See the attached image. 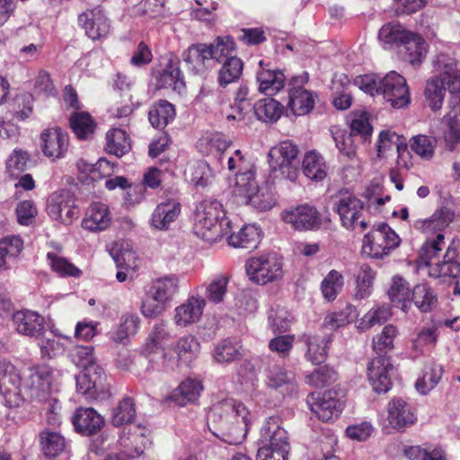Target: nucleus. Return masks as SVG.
Instances as JSON below:
<instances>
[{"instance_id":"obj_6","label":"nucleus","mask_w":460,"mask_h":460,"mask_svg":"<svg viewBox=\"0 0 460 460\" xmlns=\"http://www.w3.org/2000/svg\"><path fill=\"white\" fill-rule=\"evenodd\" d=\"M231 144L232 141L223 134L213 133L200 138L198 147L204 155L217 158L222 167L226 159L227 169L231 172L238 170L237 172H239L247 170L246 161L241 150L237 149L233 154L226 153Z\"/></svg>"},{"instance_id":"obj_20","label":"nucleus","mask_w":460,"mask_h":460,"mask_svg":"<svg viewBox=\"0 0 460 460\" xmlns=\"http://www.w3.org/2000/svg\"><path fill=\"white\" fill-rule=\"evenodd\" d=\"M69 137L58 127L44 129L40 134V147L43 155L55 161L65 156L68 149Z\"/></svg>"},{"instance_id":"obj_50","label":"nucleus","mask_w":460,"mask_h":460,"mask_svg":"<svg viewBox=\"0 0 460 460\" xmlns=\"http://www.w3.org/2000/svg\"><path fill=\"white\" fill-rule=\"evenodd\" d=\"M392 315L389 305L381 304L373 306L358 322L357 327L365 332L375 325L385 323Z\"/></svg>"},{"instance_id":"obj_43","label":"nucleus","mask_w":460,"mask_h":460,"mask_svg":"<svg viewBox=\"0 0 460 460\" xmlns=\"http://www.w3.org/2000/svg\"><path fill=\"white\" fill-rule=\"evenodd\" d=\"M438 339V331L434 323L420 328L411 341L412 349L419 354L436 347Z\"/></svg>"},{"instance_id":"obj_16","label":"nucleus","mask_w":460,"mask_h":460,"mask_svg":"<svg viewBox=\"0 0 460 460\" xmlns=\"http://www.w3.org/2000/svg\"><path fill=\"white\" fill-rule=\"evenodd\" d=\"M207 299L198 293H193L188 298L175 307L173 322L176 326L185 328L200 321Z\"/></svg>"},{"instance_id":"obj_10","label":"nucleus","mask_w":460,"mask_h":460,"mask_svg":"<svg viewBox=\"0 0 460 460\" xmlns=\"http://www.w3.org/2000/svg\"><path fill=\"white\" fill-rule=\"evenodd\" d=\"M297 155L298 148L293 141H281L269 151L270 167L281 178L295 181L297 175Z\"/></svg>"},{"instance_id":"obj_47","label":"nucleus","mask_w":460,"mask_h":460,"mask_svg":"<svg viewBox=\"0 0 460 460\" xmlns=\"http://www.w3.org/2000/svg\"><path fill=\"white\" fill-rule=\"evenodd\" d=\"M411 31L405 30L400 23L389 22L379 30L378 38L387 47L398 49Z\"/></svg>"},{"instance_id":"obj_39","label":"nucleus","mask_w":460,"mask_h":460,"mask_svg":"<svg viewBox=\"0 0 460 460\" xmlns=\"http://www.w3.org/2000/svg\"><path fill=\"white\" fill-rule=\"evenodd\" d=\"M307 350L306 358L313 364L323 363L327 357L328 344L331 342V336L328 334L307 335L305 340Z\"/></svg>"},{"instance_id":"obj_14","label":"nucleus","mask_w":460,"mask_h":460,"mask_svg":"<svg viewBox=\"0 0 460 460\" xmlns=\"http://www.w3.org/2000/svg\"><path fill=\"white\" fill-rule=\"evenodd\" d=\"M46 210L53 220L63 225H71L79 214L72 195L66 190H59L49 195Z\"/></svg>"},{"instance_id":"obj_58","label":"nucleus","mask_w":460,"mask_h":460,"mask_svg":"<svg viewBox=\"0 0 460 460\" xmlns=\"http://www.w3.org/2000/svg\"><path fill=\"white\" fill-rule=\"evenodd\" d=\"M442 372L443 370L440 365L432 364L426 367L422 376H420L415 383L416 390L421 394H427L437 386L441 379Z\"/></svg>"},{"instance_id":"obj_17","label":"nucleus","mask_w":460,"mask_h":460,"mask_svg":"<svg viewBox=\"0 0 460 460\" xmlns=\"http://www.w3.org/2000/svg\"><path fill=\"white\" fill-rule=\"evenodd\" d=\"M434 76L447 82L450 93L460 92V69L458 62L448 53L440 52L432 59Z\"/></svg>"},{"instance_id":"obj_48","label":"nucleus","mask_w":460,"mask_h":460,"mask_svg":"<svg viewBox=\"0 0 460 460\" xmlns=\"http://www.w3.org/2000/svg\"><path fill=\"white\" fill-rule=\"evenodd\" d=\"M175 117V109L172 103L167 101H159L155 103L148 114L149 121L154 128H164Z\"/></svg>"},{"instance_id":"obj_4","label":"nucleus","mask_w":460,"mask_h":460,"mask_svg":"<svg viewBox=\"0 0 460 460\" xmlns=\"http://www.w3.org/2000/svg\"><path fill=\"white\" fill-rule=\"evenodd\" d=\"M289 438L277 418H269L261 429L257 460H288Z\"/></svg>"},{"instance_id":"obj_35","label":"nucleus","mask_w":460,"mask_h":460,"mask_svg":"<svg viewBox=\"0 0 460 460\" xmlns=\"http://www.w3.org/2000/svg\"><path fill=\"white\" fill-rule=\"evenodd\" d=\"M158 88H168L181 92L184 82L177 62L170 60L162 70L154 74Z\"/></svg>"},{"instance_id":"obj_21","label":"nucleus","mask_w":460,"mask_h":460,"mask_svg":"<svg viewBox=\"0 0 460 460\" xmlns=\"http://www.w3.org/2000/svg\"><path fill=\"white\" fill-rule=\"evenodd\" d=\"M119 441L125 454L132 458L138 457L151 445L149 429L145 426L132 425L128 431H123Z\"/></svg>"},{"instance_id":"obj_5","label":"nucleus","mask_w":460,"mask_h":460,"mask_svg":"<svg viewBox=\"0 0 460 460\" xmlns=\"http://www.w3.org/2000/svg\"><path fill=\"white\" fill-rule=\"evenodd\" d=\"M454 218V213L447 208L437 209L431 217L414 221L413 227L426 236L420 253L429 256V252L438 253L445 244L444 231Z\"/></svg>"},{"instance_id":"obj_61","label":"nucleus","mask_w":460,"mask_h":460,"mask_svg":"<svg viewBox=\"0 0 460 460\" xmlns=\"http://www.w3.org/2000/svg\"><path fill=\"white\" fill-rule=\"evenodd\" d=\"M443 124V134L440 137L441 145L450 152L455 151L460 146V121L449 118Z\"/></svg>"},{"instance_id":"obj_18","label":"nucleus","mask_w":460,"mask_h":460,"mask_svg":"<svg viewBox=\"0 0 460 460\" xmlns=\"http://www.w3.org/2000/svg\"><path fill=\"white\" fill-rule=\"evenodd\" d=\"M282 220L296 230H314L321 225L319 212L307 204L290 208L281 214Z\"/></svg>"},{"instance_id":"obj_37","label":"nucleus","mask_w":460,"mask_h":460,"mask_svg":"<svg viewBox=\"0 0 460 460\" xmlns=\"http://www.w3.org/2000/svg\"><path fill=\"white\" fill-rule=\"evenodd\" d=\"M179 279L174 275L155 279L150 288L149 294L154 300L167 303L178 293Z\"/></svg>"},{"instance_id":"obj_31","label":"nucleus","mask_w":460,"mask_h":460,"mask_svg":"<svg viewBox=\"0 0 460 460\" xmlns=\"http://www.w3.org/2000/svg\"><path fill=\"white\" fill-rule=\"evenodd\" d=\"M398 50L404 61L420 66L427 55L428 44L419 34L411 32Z\"/></svg>"},{"instance_id":"obj_28","label":"nucleus","mask_w":460,"mask_h":460,"mask_svg":"<svg viewBox=\"0 0 460 460\" xmlns=\"http://www.w3.org/2000/svg\"><path fill=\"white\" fill-rule=\"evenodd\" d=\"M203 391V385L197 378H186L166 397L167 401L178 406H185L198 401Z\"/></svg>"},{"instance_id":"obj_15","label":"nucleus","mask_w":460,"mask_h":460,"mask_svg":"<svg viewBox=\"0 0 460 460\" xmlns=\"http://www.w3.org/2000/svg\"><path fill=\"white\" fill-rule=\"evenodd\" d=\"M437 254L429 252V256L426 257L420 253L421 261L425 264L430 277L457 278L460 276V257L456 256L454 250L448 248L443 261H437Z\"/></svg>"},{"instance_id":"obj_11","label":"nucleus","mask_w":460,"mask_h":460,"mask_svg":"<svg viewBox=\"0 0 460 460\" xmlns=\"http://www.w3.org/2000/svg\"><path fill=\"white\" fill-rule=\"evenodd\" d=\"M344 393L340 390L332 389L323 394L312 393L307 397V404L323 421H330L336 419L341 412L344 405Z\"/></svg>"},{"instance_id":"obj_41","label":"nucleus","mask_w":460,"mask_h":460,"mask_svg":"<svg viewBox=\"0 0 460 460\" xmlns=\"http://www.w3.org/2000/svg\"><path fill=\"white\" fill-rule=\"evenodd\" d=\"M387 294L394 305L400 307L403 312L408 311L411 305V293L409 283L405 279L394 276Z\"/></svg>"},{"instance_id":"obj_36","label":"nucleus","mask_w":460,"mask_h":460,"mask_svg":"<svg viewBox=\"0 0 460 460\" xmlns=\"http://www.w3.org/2000/svg\"><path fill=\"white\" fill-rule=\"evenodd\" d=\"M20 385L31 390L49 392L52 382V373L48 367H40L28 370L20 379Z\"/></svg>"},{"instance_id":"obj_3","label":"nucleus","mask_w":460,"mask_h":460,"mask_svg":"<svg viewBox=\"0 0 460 460\" xmlns=\"http://www.w3.org/2000/svg\"><path fill=\"white\" fill-rule=\"evenodd\" d=\"M232 221L226 217L221 202L204 200L197 207L193 232L200 239L213 243L228 234Z\"/></svg>"},{"instance_id":"obj_32","label":"nucleus","mask_w":460,"mask_h":460,"mask_svg":"<svg viewBox=\"0 0 460 460\" xmlns=\"http://www.w3.org/2000/svg\"><path fill=\"white\" fill-rule=\"evenodd\" d=\"M264 62L261 60V69L256 74V80L259 91L266 95H273L279 92L285 84L286 77L282 71L272 70L263 66Z\"/></svg>"},{"instance_id":"obj_33","label":"nucleus","mask_w":460,"mask_h":460,"mask_svg":"<svg viewBox=\"0 0 460 460\" xmlns=\"http://www.w3.org/2000/svg\"><path fill=\"white\" fill-rule=\"evenodd\" d=\"M232 224L231 232L225 234L227 237L229 245L234 248L253 249L256 248L261 240V229L255 225H244L238 229L234 230Z\"/></svg>"},{"instance_id":"obj_38","label":"nucleus","mask_w":460,"mask_h":460,"mask_svg":"<svg viewBox=\"0 0 460 460\" xmlns=\"http://www.w3.org/2000/svg\"><path fill=\"white\" fill-rule=\"evenodd\" d=\"M304 174L312 181H321L327 176L328 166L323 155L316 151L307 152L303 159Z\"/></svg>"},{"instance_id":"obj_45","label":"nucleus","mask_w":460,"mask_h":460,"mask_svg":"<svg viewBox=\"0 0 460 460\" xmlns=\"http://www.w3.org/2000/svg\"><path fill=\"white\" fill-rule=\"evenodd\" d=\"M447 89V82L438 76H432L427 81L424 94L426 102L432 111H438L442 107Z\"/></svg>"},{"instance_id":"obj_63","label":"nucleus","mask_w":460,"mask_h":460,"mask_svg":"<svg viewBox=\"0 0 460 460\" xmlns=\"http://www.w3.org/2000/svg\"><path fill=\"white\" fill-rule=\"evenodd\" d=\"M357 316L358 314L356 307L351 305H348L339 312L328 314L324 318L323 324L330 330H336L353 322Z\"/></svg>"},{"instance_id":"obj_24","label":"nucleus","mask_w":460,"mask_h":460,"mask_svg":"<svg viewBox=\"0 0 460 460\" xmlns=\"http://www.w3.org/2000/svg\"><path fill=\"white\" fill-rule=\"evenodd\" d=\"M417 420L411 405L400 397L393 398L387 404V421L394 429H403Z\"/></svg>"},{"instance_id":"obj_1","label":"nucleus","mask_w":460,"mask_h":460,"mask_svg":"<svg viewBox=\"0 0 460 460\" xmlns=\"http://www.w3.org/2000/svg\"><path fill=\"white\" fill-rule=\"evenodd\" d=\"M209 430L226 443L241 444L254 420V415L242 402L225 398L210 407L207 416Z\"/></svg>"},{"instance_id":"obj_27","label":"nucleus","mask_w":460,"mask_h":460,"mask_svg":"<svg viewBox=\"0 0 460 460\" xmlns=\"http://www.w3.org/2000/svg\"><path fill=\"white\" fill-rule=\"evenodd\" d=\"M73 424L78 433L91 436L102 429L104 419L93 408H79L73 416Z\"/></svg>"},{"instance_id":"obj_64","label":"nucleus","mask_w":460,"mask_h":460,"mask_svg":"<svg viewBox=\"0 0 460 460\" xmlns=\"http://www.w3.org/2000/svg\"><path fill=\"white\" fill-rule=\"evenodd\" d=\"M398 333L394 324L385 325L381 333L373 338V349L378 356H385L394 348V341Z\"/></svg>"},{"instance_id":"obj_12","label":"nucleus","mask_w":460,"mask_h":460,"mask_svg":"<svg viewBox=\"0 0 460 460\" xmlns=\"http://www.w3.org/2000/svg\"><path fill=\"white\" fill-rule=\"evenodd\" d=\"M76 390L88 399H97L109 393L107 376L101 366L88 367L76 376Z\"/></svg>"},{"instance_id":"obj_8","label":"nucleus","mask_w":460,"mask_h":460,"mask_svg":"<svg viewBox=\"0 0 460 460\" xmlns=\"http://www.w3.org/2000/svg\"><path fill=\"white\" fill-rule=\"evenodd\" d=\"M400 243L399 235L386 223H380L364 236L362 252L371 258L381 259L398 247Z\"/></svg>"},{"instance_id":"obj_57","label":"nucleus","mask_w":460,"mask_h":460,"mask_svg":"<svg viewBox=\"0 0 460 460\" xmlns=\"http://www.w3.org/2000/svg\"><path fill=\"white\" fill-rule=\"evenodd\" d=\"M343 286L344 278L342 274L336 270H330L321 283L323 298L328 302L335 300Z\"/></svg>"},{"instance_id":"obj_7","label":"nucleus","mask_w":460,"mask_h":460,"mask_svg":"<svg viewBox=\"0 0 460 460\" xmlns=\"http://www.w3.org/2000/svg\"><path fill=\"white\" fill-rule=\"evenodd\" d=\"M333 209L340 217L341 226L349 230L365 231L368 221L365 217L364 203L353 193L341 190L335 197Z\"/></svg>"},{"instance_id":"obj_25","label":"nucleus","mask_w":460,"mask_h":460,"mask_svg":"<svg viewBox=\"0 0 460 460\" xmlns=\"http://www.w3.org/2000/svg\"><path fill=\"white\" fill-rule=\"evenodd\" d=\"M181 208V204L173 199L161 201L150 216V226L155 230H168L170 225L179 217Z\"/></svg>"},{"instance_id":"obj_13","label":"nucleus","mask_w":460,"mask_h":460,"mask_svg":"<svg viewBox=\"0 0 460 460\" xmlns=\"http://www.w3.org/2000/svg\"><path fill=\"white\" fill-rule=\"evenodd\" d=\"M307 82V73L294 76L290 80L288 107L296 116L309 113L314 106L315 93L304 88Z\"/></svg>"},{"instance_id":"obj_49","label":"nucleus","mask_w":460,"mask_h":460,"mask_svg":"<svg viewBox=\"0 0 460 460\" xmlns=\"http://www.w3.org/2000/svg\"><path fill=\"white\" fill-rule=\"evenodd\" d=\"M40 444L45 456H57L64 451L66 439L59 432L46 429L40 434Z\"/></svg>"},{"instance_id":"obj_19","label":"nucleus","mask_w":460,"mask_h":460,"mask_svg":"<svg viewBox=\"0 0 460 460\" xmlns=\"http://www.w3.org/2000/svg\"><path fill=\"white\" fill-rule=\"evenodd\" d=\"M394 371V366L385 356H377L370 361L367 367V376L373 389L376 393H386L391 389Z\"/></svg>"},{"instance_id":"obj_54","label":"nucleus","mask_w":460,"mask_h":460,"mask_svg":"<svg viewBox=\"0 0 460 460\" xmlns=\"http://www.w3.org/2000/svg\"><path fill=\"white\" fill-rule=\"evenodd\" d=\"M280 104L274 99L265 98L253 105V113L259 120L264 122L277 121L281 115Z\"/></svg>"},{"instance_id":"obj_29","label":"nucleus","mask_w":460,"mask_h":460,"mask_svg":"<svg viewBox=\"0 0 460 460\" xmlns=\"http://www.w3.org/2000/svg\"><path fill=\"white\" fill-rule=\"evenodd\" d=\"M208 44H193L182 53V60L193 74H203L209 69L211 59Z\"/></svg>"},{"instance_id":"obj_52","label":"nucleus","mask_w":460,"mask_h":460,"mask_svg":"<svg viewBox=\"0 0 460 460\" xmlns=\"http://www.w3.org/2000/svg\"><path fill=\"white\" fill-rule=\"evenodd\" d=\"M211 61L224 62L230 57H234L235 43L230 36H218L216 40L208 44Z\"/></svg>"},{"instance_id":"obj_56","label":"nucleus","mask_w":460,"mask_h":460,"mask_svg":"<svg viewBox=\"0 0 460 460\" xmlns=\"http://www.w3.org/2000/svg\"><path fill=\"white\" fill-rule=\"evenodd\" d=\"M174 352L177 354L180 361L189 364L198 357L199 343L192 335L183 336L177 341Z\"/></svg>"},{"instance_id":"obj_23","label":"nucleus","mask_w":460,"mask_h":460,"mask_svg":"<svg viewBox=\"0 0 460 460\" xmlns=\"http://www.w3.org/2000/svg\"><path fill=\"white\" fill-rule=\"evenodd\" d=\"M78 22L92 40L105 38L110 33L111 24L101 7L90 9L78 16Z\"/></svg>"},{"instance_id":"obj_60","label":"nucleus","mask_w":460,"mask_h":460,"mask_svg":"<svg viewBox=\"0 0 460 460\" xmlns=\"http://www.w3.org/2000/svg\"><path fill=\"white\" fill-rule=\"evenodd\" d=\"M295 376L280 366L273 365L266 370L265 384L268 387L278 389L282 386H293Z\"/></svg>"},{"instance_id":"obj_44","label":"nucleus","mask_w":460,"mask_h":460,"mask_svg":"<svg viewBox=\"0 0 460 460\" xmlns=\"http://www.w3.org/2000/svg\"><path fill=\"white\" fill-rule=\"evenodd\" d=\"M221 64L217 74V82L220 86L226 87L239 80L243 70V62L241 58L236 56L230 57Z\"/></svg>"},{"instance_id":"obj_40","label":"nucleus","mask_w":460,"mask_h":460,"mask_svg":"<svg viewBox=\"0 0 460 460\" xmlns=\"http://www.w3.org/2000/svg\"><path fill=\"white\" fill-rule=\"evenodd\" d=\"M23 248V241L18 235H10L0 240V269H8L15 261Z\"/></svg>"},{"instance_id":"obj_22","label":"nucleus","mask_w":460,"mask_h":460,"mask_svg":"<svg viewBox=\"0 0 460 460\" xmlns=\"http://www.w3.org/2000/svg\"><path fill=\"white\" fill-rule=\"evenodd\" d=\"M14 329L19 334L31 338H40L45 333V319L31 310H21L13 314Z\"/></svg>"},{"instance_id":"obj_46","label":"nucleus","mask_w":460,"mask_h":460,"mask_svg":"<svg viewBox=\"0 0 460 460\" xmlns=\"http://www.w3.org/2000/svg\"><path fill=\"white\" fill-rule=\"evenodd\" d=\"M258 186L259 184L255 178V171L252 168H249L243 172H236L232 191L234 195L245 200L251 197L252 193H255Z\"/></svg>"},{"instance_id":"obj_51","label":"nucleus","mask_w":460,"mask_h":460,"mask_svg":"<svg viewBox=\"0 0 460 460\" xmlns=\"http://www.w3.org/2000/svg\"><path fill=\"white\" fill-rule=\"evenodd\" d=\"M242 357V346L239 341L230 339L223 341L215 347L213 358L219 364L231 363Z\"/></svg>"},{"instance_id":"obj_53","label":"nucleus","mask_w":460,"mask_h":460,"mask_svg":"<svg viewBox=\"0 0 460 460\" xmlns=\"http://www.w3.org/2000/svg\"><path fill=\"white\" fill-rule=\"evenodd\" d=\"M375 278L376 272L369 265H361L356 280L354 292L356 299L362 300L370 296Z\"/></svg>"},{"instance_id":"obj_59","label":"nucleus","mask_w":460,"mask_h":460,"mask_svg":"<svg viewBox=\"0 0 460 460\" xmlns=\"http://www.w3.org/2000/svg\"><path fill=\"white\" fill-rule=\"evenodd\" d=\"M229 283V278L226 275L219 274L215 276L206 285V299L213 304H220L224 301V298L227 293V286Z\"/></svg>"},{"instance_id":"obj_55","label":"nucleus","mask_w":460,"mask_h":460,"mask_svg":"<svg viewBox=\"0 0 460 460\" xmlns=\"http://www.w3.org/2000/svg\"><path fill=\"white\" fill-rule=\"evenodd\" d=\"M411 297L415 305L423 313L431 311L438 301L434 290L425 283L415 286Z\"/></svg>"},{"instance_id":"obj_9","label":"nucleus","mask_w":460,"mask_h":460,"mask_svg":"<svg viewBox=\"0 0 460 460\" xmlns=\"http://www.w3.org/2000/svg\"><path fill=\"white\" fill-rule=\"evenodd\" d=\"M245 271L249 279L259 285H265L282 278V259L274 252L261 254L248 259Z\"/></svg>"},{"instance_id":"obj_62","label":"nucleus","mask_w":460,"mask_h":460,"mask_svg":"<svg viewBox=\"0 0 460 460\" xmlns=\"http://www.w3.org/2000/svg\"><path fill=\"white\" fill-rule=\"evenodd\" d=\"M111 255L116 262L119 269H134L136 265L137 256L128 243H118L111 250Z\"/></svg>"},{"instance_id":"obj_2","label":"nucleus","mask_w":460,"mask_h":460,"mask_svg":"<svg viewBox=\"0 0 460 460\" xmlns=\"http://www.w3.org/2000/svg\"><path fill=\"white\" fill-rule=\"evenodd\" d=\"M354 84L371 96L382 95L395 109L407 107L411 102L406 80L395 71L384 77L375 74L359 75L355 78Z\"/></svg>"},{"instance_id":"obj_34","label":"nucleus","mask_w":460,"mask_h":460,"mask_svg":"<svg viewBox=\"0 0 460 460\" xmlns=\"http://www.w3.org/2000/svg\"><path fill=\"white\" fill-rule=\"evenodd\" d=\"M402 452L407 460H448L443 447L429 442L406 446Z\"/></svg>"},{"instance_id":"obj_30","label":"nucleus","mask_w":460,"mask_h":460,"mask_svg":"<svg viewBox=\"0 0 460 460\" xmlns=\"http://www.w3.org/2000/svg\"><path fill=\"white\" fill-rule=\"evenodd\" d=\"M141 320L137 314L127 313L119 319V323L109 332V338L116 344L128 345L130 338L135 336L140 328Z\"/></svg>"},{"instance_id":"obj_26","label":"nucleus","mask_w":460,"mask_h":460,"mask_svg":"<svg viewBox=\"0 0 460 460\" xmlns=\"http://www.w3.org/2000/svg\"><path fill=\"white\" fill-rule=\"evenodd\" d=\"M111 223V215L107 204L93 202L82 220V227L91 232L106 230Z\"/></svg>"},{"instance_id":"obj_42","label":"nucleus","mask_w":460,"mask_h":460,"mask_svg":"<svg viewBox=\"0 0 460 460\" xmlns=\"http://www.w3.org/2000/svg\"><path fill=\"white\" fill-rule=\"evenodd\" d=\"M130 148L128 136L125 129L112 128L106 133L105 150L117 157L124 155Z\"/></svg>"}]
</instances>
